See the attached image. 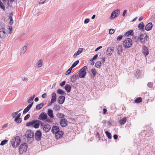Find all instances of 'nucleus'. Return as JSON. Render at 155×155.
<instances>
[{
	"mask_svg": "<svg viewBox=\"0 0 155 155\" xmlns=\"http://www.w3.org/2000/svg\"><path fill=\"white\" fill-rule=\"evenodd\" d=\"M12 146L14 147H17L20 143L21 141L20 137L19 136H16L11 140Z\"/></svg>",
	"mask_w": 155,
	"mask_h": 155,
	"instance_id": "1",
	"label": "nucleus"
},
{
	"mask_svg": "<svg viewBox=\"0 0 155 155\" xmlns=\"http://www.w3.org/2000/svg\"><path fill=\"white\" fill-rule=\"evenodd\" d=\"M147 36L146 34H141L138 38V41H140L142 44L145 43L147 41Z\"/></svg>",
	"mask_w": 155,
	"mask_h": 155,
	"instance_id": "2",
	"label": "nucleus"
},
{
	"mask_svg": "<svg viewBox=\"0 0 155 155\" xmlns=\"http://www.w3.org/2000/svg\"><path fill=\"white\" fill-rule=\"evenodd\" d=\"M132 45V41L131 39L128 38L126 39L123 42V45L126 48H129Z\"/></svg>",
	"mask_w": 155,
	"mask_h": 155,
	"instance_id": "3",
	"label": "nucleus"
},
{
	"mask_svg": "<svg viewBox=\"0 0 155 155\" xmlns=\"http://www.w3.org/2000/svg\"><path fill=\"white\" fill-rule=\"evenodd\" d=\"M87 69V67L85 66L81 68L79 71V76L81 78H84L86 74V70Z\"/></svg>",
	"mask_w": 155,
	"mask_h": 155,
	"instance_id": "4",
	"label": "nucleus"
},
{
	"mask_svg": "<svg viewBox=\"0 0 155 155\" xmlns=\"http://www.w3.org/2000/svg\"><path fill=\"white\" fill-rule=\"evenodd\" d=\"M28 148V145L26 143H24L21 144L19 148V152L20 153H22L26 151Z\"/></svg>",
	"mask_w": 155,
	"mask_h": 155,
	"instance_id": "5",
	"label": "nucleus"
},
{
	"mask_svg": "<svg viewBox=\"0 0 155 155\" xmlns=\"http://www.w3.org/2000/svg\"><path fill=\"white\" fill-rule=\"evenodd\" d=\"M34 135V132L31 130H28L26 131L25 136L27 138H32L33 139V137Z\"/></svg>",
	"mask_w": 155,
	"mask_h": 155,
	"instance_id": "6",
	"label": "nucleus"
},
{
	"mask_svg": "<svg viewBox=\"0 0 155 155\" xmlns=\"http://www.w3.org/2000/svg\"><path fill=\"white\" fill-rule=\"evenodd\" d=\"M35 138L37 141H39L41 140V136H42V133L41 132L38 130L35 133Z\"/></svg>",
	"mask_w": 155,
	"mask_h": 155,
	"instance_id": "7",
	"label": "nucleus"
},
{
	"mask_svg": "<svg viewBox=\"0 0 155 155\" xmlns=\"http://www.w3.org/2000/svg\"><path fill=\"white\" fill-rule=\"evenodd\" d=\"M6 36V34L5 32V29L3 28L0 29V37L1 38H5Z\"/></svg>",
	"mask_w": 155,
	"mask_h": 155,
	"instance_id": "8",
	"label": "nucleus"
},
{
	"mask_svg": "<svg viewBox=\"0 0 155 155\" xmlns=\"http://www.w3.org/2000/svg\"><path fill=\"white\" fill-rule=\"evenodd\" d=\"M65 100V97L63 96H60L58 98V101L60 104H63Z\"/></svg>",
	"mask_w": 155,
	"mask_h": 155,
	"instance_id": "9",
	"label": "nucleus"
},
{
	"mask_svg": "<svg viewBox=\"0 0 155 155\" xmlns=\"http://www.w3.org/2000/svg\"><path fill=\"white\" fill-rule=\"evenodd\" d=\"M47 117H48V116L46 114L41 113L39 115V119L42 120H44Z\"/></svg>",
	"mask_w": 155,
	"mask_h": 155,
	"instance_id": "10",
	"label": "nucleus"
},
{
	"mask_svg": "<svg viewBox=\"0 0 155 155\" xmlns=\"http://www.w3.org/2000/svg\"><path fill=\"white\" fill-rule=\"evenodd\" d=\"M51 128V127L49 124H46L44 125L43 129L46 133L48 132Z\"/></svg>",
	"mask_w": 155,
	"mask_h": 155,
	"instance_id": "11",
	"label": "nucleus"
},
{
	"mask_svg": "<svg viewBox=\"0 0 155 155\" xmlns=\"http://www.w3.org/2000/svg\"><path fill=\"white\" fill-rule=\"evenodd\" d=\"M33 102H32L31 104H29L28 106L23 111V114H25L30 109L33 104Z\"/></svg>",
	"mask_w": 155,
	"mask_h": 155,
	"instance_id": "12",
	"label": "nucleus"
},
{
	"mask_svg": "<svg viewBox=\"0 0 155 155\" xmlns=\"http://www.w3.org/2000/svg\"><path fill=\"white\" fill-rule=\"evenodd\" d=\"M59 129L58 126H54L52 127L51 129V132L53 134H55L56 135L58 131H59Z\"/></svg>",
	"mask_w": 155,
	"mask_h": 155,
	"instance_id": "13",
	"label": "nucleus"
},
{
	"mask_svg": "<svg viewBox=\"0 0 155 155\" xmlns=\"http://www.w3.org/2000/svg\"><path fill=\"white\" fill-rule=\"evenodd\" d=\"M56 99V94L55 92H53L51 94V99L50 103L52 104L54 103Z\"/></svg>",
	"mask_w": 155,
	"mask_h": 155,
	"instance_id": "14",
	"label": "nucleus"
},
{
	"mask_svg": "<svg viewBox=\"0 0 155 155\" xmlns=\"http://www.w3.org/2000/svg\"><path fill=\"white\" fill-rule=\"evenodd\" d=\"M60 124L62 127H65L68 124L67 121L65 119H62L60 121Z\"/></svg>",
	"mask_w": 155,
	"mask_h": 155,
	"instance_id": "15",
	"label": "nucleus"
},
{
	"mask_svg": "<svg viewBox=\"0 0 155 155\" xmlns=\"http://www.w3.org/2000/svg\"><path fill=\"white\" fill-rule=\"evenodd\" d=\"M153 27V25L151 22L148 23L145 26V29L147 31H149L151 30Z\"/></svg>",
	"mask_w": 155,
	"mask_h": 155,
	"instance_id": "16",
	"label": "nucleus"
},
{
	"mask_svg": "<svg viewBox=\"0 0 155 155\" xmlns=\"http://www.w3.org/2000/svg\"><path fill=\"white\" fill-rule=\"evenodd\" d=\"M27 49V47L26 45L23 46L20 50V55H23L26 52Z\"/></svg>",
	"mask_w": 155,
	"mask_h": 155,
	"instance_id": "17",
	"label": "nucleus"
},
{
	"mask_svg": "<svg viewBox=\"0 0 155 155\" xmlns=\"http://www.w3.org/2000/svg\"><path fill=\"white\" fill-rule=\"evenodd\" d=\"M83 50V48H79L78 50V51L75 52L73 56V57L74 58H76L77 56L80 54L81 52H82Z\"/></svg>",
	"mask_w": 155,
	"mask_h": 155,
	"instance_id": "18",
	"label": "nucleus"
},
{
	"mask_svg": "<svg viewBox=\"0 0 155 155\" xmlns=\"http://www.w3.org/2000/svg\"><path fill=\"white\" fill-rule=\"evenodd\" d=\"M63 135V132L62 131H58L55 135V137L56 139L60 138L62 137Z\"/></svg>",
	"mask_w": 155,
	"mask_h": 155,
	"instance_id": "19",
	"label": "nucleus"
},
{
	"mask_svg": "<svg viewBox=\"0 0 155 155\" xmlns=\"http://www.w3.org/2000/svg\"><path fill=\"white\" fill-rule=\"evenodd\" d=\"M78 78V74L73 75L71 78V82H74Z\"/></svg>",
	"mask_w": 155,
	"mask_h": 155,
	"instance_id": "20",
	"label": "nucleus"
},
{
	"mask_svg": "<svg viewBox=\"0 0 155 155\" xmlns=\"http://www.w3.org/2000/svg\"><path fill=\"white\" fill-rule=\"evenodd\" d=\"M47 114L51 118H53L54 117L53 114V111L51 109H48L47 112Z\"/></svg>",
	"mask_w": 155,
	"mask_h": 155,
	"instance_id": "21",
	"label": "nucleus"
},
{
	"mask_svg": "<svg viewBox=\"0 0 155 155\" xmlns=\"http://www.w3.org/2000/svg\"><path fill=\"white\" fill-rule=\"evenodd\" d=\"M143 53L145 55H147L148 54V49L145 46H144L143 47Z\"/></svg>",
	"mask_w": 155,
	"mask_h": 155,
	"instance_id": "22",
	"label": "nucleus"
},
{
	"mask_svg": "<svg viewBox=\"0 0 155 155\" xmlns=\"http://www.w3.org/2000/svg\"><path fill=\"white\" fill-rule=\"evenodd\" d=\"M41 123V121L39 120H35V122L34 123L33 127L36 128H38Z\"/></svg>",
	"mask_w": 155,
	"mask_h": 155,
	"instance_id": "23",
	"label": "nucleus"
},
{
	"mask_svg": "<svg viewBox=\"0 0 155 155\" xmlns=\"http://www.w3.org/2000/svg\"><path fill=\"white\" fill-rule=\"evenodd\" d=\"M114 51V50L111 48H108L106 51V54L107 55L110 56Z\"/></svg>",
	"mask_w": 155,
	"mask_h": 155,
	"instance_id": "24",
	"label": "nucleus"
},
{
	"mask_svg": "<svg viewBox=\"0 0 155 155\" xmlns=\"http://www.w3.org/2000/svg\"><path fill=\"white\" fill-rule=\"evenodd\" d=\"M64 88L65 90L68 93H69L71 91V86H70L69 84H67L65 86Z\"/></svg>",
	"mask_w": 155,
	"mask_h": 155,
	"instance_id": "25",
	"label": "nucleus"
},
{
	"mask_svg": "<svg viewBox=\"0 0 155 155\" xmlns=\"http://www.w3.org/2000/svg\"><path fill=\"white\" fill-rule=\"evenodd\" d=\"M43 63V61L41 59H40L38 60L37 62L36 65V67L38 68H40L42 66Z\"/></svg>",
	"mask_w": 155,
	"mask_h": 155,
	"instance_id": "26",
	"label": "nucleus"
},
{
	"mask_svg": "<svg viewBox=\"0 0 155 155\" xmlns=\"http://www.w3.org/2000/svg\"><path fill=\"white\" fill-rule=\"evenodd\" d=\"M117 53L120 54L122 53V46L121 45H118L117 48Z\"/></svg>",
	"mask_w": 155,
	"mask_h": 155,
	"instance_id": "27",
	"label": "nucleus"
},
{
	"mask_svg": "<svg viewBox=\"0 0 155 155\" xmlns=\"http://www.w3.org/2000/svg\"><path fill=\"white\" fill-rule=\"evenodd\" d=\"M44 106V104L43 103H41L37 105L36 107V109L37 110H40Z\"/></svg>",
	"mask_w": 155,
	"mask_h": 155,
	"instance_id": "28",
	"label": "nucleus"
},
{
	"mask_svg": "<svg viewBox=\"0 0 155 155\" xmlns=\"http://www.w3.org/2000/svg\"><path fill=\"white\" fill-rule=\"evenodd\" d=\"M126 118L125 117H124L119 121V123L121 125H123L126 122Z\"/></svg>",
	"mask_w": 155,
	"mask_h": 155,
	"instance_id": "29",
	"label": "nucleus"
},
{
	"mask_svg": "<svg viewBox=\"0 0 155 155\" xmlns=\"http://www.w3.org/2000/svg\"><path fill=\"white\" fill-rule=\"evenodd\" d=\"M91 73L92 74L91 75L93 76H95L97 74V71L94 68H92L91 71Z\"/></svg>",
	"mask_w": 155,
	"mask_h": 155,
	"instance_id": "30",
	"label": "nucleus"
},
{
	"mask_svg": "<svg viewBox=\"0 0 155 155\" xmlns=\"http://www.w3.org/2000/svg\"><path fill=\"white\" fill-rule=\"evenodd\" d=\"M113 12L114 13V17H116L118 16L120 13V11L119 9L115 10Z\"/></svg>",
	"mask_w": 155,
	"mask_h": 155,
	"instance_id": "31",
	"label": "nucleus"
},
{
	"mask_svg": "<svg viewBox=\"0 0 155 155\" xmlns=\"http://www.w3.org/2000/svg\"><path fill=\"white\" fill-rule=\"evenodd\" d=\"M133 35V31L132 30H129L126 32L125 34V35H126L127 36H129L130 35Z\"/></svg>",
	"mask_w": 155,
	"mask_h": 155,
	"instance_id": "32",
	"label": "nucleus"
},
{
	"mask_svg": "<svg viewBox=\"0 0 155 155\" xmlns=\"http://www.w3.org/2000/svg\"><path fill=\"white\" fill-rule=\"evenodd\" d=\"M57 93L61 95L65 94V92L61 89H58L57 91Z\"/></svg>",
	"mask_w": 155,
	"mask_h": 155,
	"instance_id": "33",
	"label": "nucleus"
},
{
	"mask_svg": "<svg viewBox=\"0 0 155 155\" xmlns=\"http://www.w3.org/2000/svg\"><path fill=\"white\" fill-rule=\"evenodd\" d=\"M35 122V120H34L31 122H29L26 124V126H30L31 125H33V126L34 123Z\"/></svg>",
	"mask_w": 155,
	"mask_h": 155,
	"instance_id": "34",
	"label": "nucleus"
},
{
	"mask_svg": "<svg viewBox=\"0 0 155 155\" xmlns=\"http://www.w3.org/2000/svg\"><path fill=\"white\" fill-rule=\"evenodd\" d=\"M14 121L16 122L17 123H20L22 121V118H17V117H15V119Z\"/></svg>",
	"mask_w": 155,
	"mask_h": 155,
	"instance_id": "35",
	"label": "nucleus"
},
{
	"mask_svg": "<svg viewBox=\"0 0 155 155\" xmlns=\"http://www.w3.org/2000/svg\"><path fill=\"white\" fill-rule=\"evenodd\" d=\"M138 27L140 29H143L144 27L143 23V22L140 23L138 25Z\"/></svg>",
	"mask_w": 155,
	"mask_h": 155,
	"instance_id": "36",
	"label": "nucleus"
},
{
	"mask_svg": "<svg viewBox=\"0 0 155 155\" xmlns=\"http://www.w3.org/2000/svg\"><path fill=\"white\" fill-rule=\"evenodd\" d=\"M101 65V62L100 61L97 62L95 64V67L98 68H100Z\"/></svg>",
	"mask_w": 155,
	"mask_h": 155,
	"instance_id": "37",
	"label": "nucleus"
},
{
	"mask_svg": "<svg viewBox=\"0 0 155 155\" xmlns=\"http://www.w3.org/2000/svg\"><path fill=\"white\" fill-rule=\"evenodd\" d=\"M142 101V98L141 97H139L134 100V101L136 103H139L141 102Z\"/></svg>",
	"mask_w": 155,
	"mask_h": 155,
	"instance_id": "38",
	"label": "nucleus"
},
{
	"mask_svg": "<svg viewBox=\"0 0 155 155\" xmlns=\"http://www.w3.org/2000/svg\"><path fill=\"white\" fill-rule=\"evenodd\" d=\"M57 117L59 118H62L64 117V115L62 113H58L56 114Z\"/></svg>",
	"mask_w": 155,
	"mask_h": 155,
	"instance_id": "39",
	"label": "nucleus"
},
{
	"mask_svg": "<svg viewBox=\"0 0 155 155\" xmlns=\"http://www.w3.org/2000/svg\"><path fill=\"white\" fill-rule=\"evenodd\" d=\"M53 109L56 111H58L60 109V107L59 105H56L54 106Z\"/></svg>",
	"mask_w": 155,
	"mask_h": 155,
	"instance_id": "40",
	"label": "nucleus"
},
{
	"mask_svg": "<svg viewBox=\"0 0 155 155\" xmlns=\"http://www.w3.org/2000/svg\"><path fill=\"white\" fill-rule=\"evenodd\" d=\"M105 133L107 137L109 139H111L112 137L111 135L110 132H109L108 131H105Z\"/></svg>",
	"mask_w": 155,
	"mask_h": 155,
	"instance_id": "41",
	"label": "nucleus"
},
{
	"mask_svg": "<svg viewBox=\"0 0 155 155\" xmlns=\"http://www.w3.org/2000/svg\"><path fill=\"white\" fill-rule=\"evenodd\" d=\"M8 142V140H5L3 141H2L0 143V145L1 146H3L5 144H6Z\"/></svg>",
	"mask_w": 155,
	"mask_h": 155,
	"instance_id": "42",
	"label": "nucleus"
},
{
	"mask_svg": "<svg viewBox=\"0 0 155 155\" xmlns=\"http://www.w3.org/2000/svg\"><path fill=\"white\" fill-rule=\"evenodd\" d=\"M79 61L77 60L75 61L72 65L71 67L72 68H73L75 67L79 63Z\"/></svg>",
	"mask_w": 155,
	"mask_h": 155,
	"instance_id": "43",
	"label": "nucleus"
},
{
	"mask_svg": "<svg viewBox=\"0 0 155 155\" xmlns=\"http://www.w3.org/2000/svg\"><path fill=\"white\" fill-rule=\"evenodd\" d=\"M9 18L10 19V21L9 22V24L10 25H12L13 23V20L12 15L10 14L9 16Z\"/></svg>",
	"mask_w": 155,
	"mask_h": 155,
	"instance_id": "44",
	"label": "nucleus"
},
{
	"mask_svg": "<svg viewBox=\"0 0 155 155\" xmlns=\"http://www.w3.org/2000/svg\"><path fill=\"white\" fill-rule=\"evenodd\" d=\"M0 8L2 9L5 10V7L4 5H3V3L0 0Z\"/></svg>",
	"mask_w": 155,
	"mask_h": 155,
	"instance_id": "45",
	"label": "nucleus"
},
{
	"mask_svg": "<svg viewBox=\"0 0 155 155\" xmlns=\"http://www.w3.org/2000/svg\"><path fill=\"white\" fill-rule=\"evenodd\" d=\"M72 68L71 67L68 70H67L66 72V75L67 74H69L71 72V71L72 70Z\"/></svg>",
	"mask_w": 155,
	"mask_h": 155,
	"instance_id": "46",
	"label": "nucleus"
},
{
	"mask_svg": "<svg viewBox=\"0 0 155 155\" xmlns=\"http://www.w3.org/2000/svg\"><path fill=\"white\" fill-rule=\"evenodd\" d=\"M9 34H11L12 31V25L9 26Z\"/></svg>",
	"mask_w": 155,
	"mask_h": 155,
	"instance_id": "47",
	"label": "nucleus"
},
{
	"mask_svg": "<svg viewBox=\"0 0 155 155\" xmlns=\"http://www.w3.org/2000/svg\"><path fill=\"white\" fill-rule=\"evenodd\" d=\"M116 17H114V13L113 11V12L111 13V14L110 16V19H112L115 18Z\"/></svg>",
	"mask_w": 155,
	"mask_h": 155,
	"instance_id": "48",
	"label": "nucleus"
},
{
	"mask_svg": "<svg viewBox=\"0 0 155 155\" xmlns=\"http://www.w3.org/2000/svg\"><path fill=\"white\" fill-rule=\"evenodd\" d=\"M30 117V115L29 114H27L26 115L24 118V120H27Z\"/></svg>",
	"mask_w": 155,
	"mask_h": 155,
	"instance_id": "49",
	"label": "nucleus"
},
{
	"mask_svg": "<svg viewBox=\"0 0 155 155\" xmlns=\"http://www.w3.org/2000/svg\"><path fill=\"white\" fill-rule=\"evenodd\" d=\"M114 31V29H110L109 30V33L110 34L112 35L113 34Z\"/></svg>",
	"mask_w": 155,
	"mask_h": 155,
	"instance_id": "50",
	"label": "nucleus"
},
{
	"mask_svg": "<svg viewBox=\"0 0 155 155\" xmlns=\"http://www.w3.org/2000/svg\"><path fill=\"white\" fill-rule=\"evenodd\" d=\"M18 114L16 112H14L12 114V116L13 118L15 117Z\"/></svg>",
	"mask_w": 155,
	"mask_h": 155,
	"instance_id": "51",
	"label": "nucleus"
},
{
	"mask_svg": "<svg viewBox=\"0 0 155 155\" xmlns=\"http://www.w3.org/2000/svg\"><path fill=\"white\" fill-rule=\"evenodd\" d=\"M98 57V54H95L94 57H93V58L91 59V61H93V60H94L95 59H96L97 57Z\"/></svg>",
	"mask_w": 155,
	"mask_h": 155,
	"instance_id": "52",
	"label": "nucleus"
},
{
	"mask_svg": "<svg viewBox=\"0 0 155 155\" xmlns=\"http://www.w3.org/2000/svg\"><path fill=\"white\" fill-rule=\"evenodd\" d=\"M89 21L90 19L89 18H87L85 20L84 23L85 24H87L89 22Z\"/></svg>",
	"mask_w": 155,
	"mask_h": 155,
	"instance_id": "53",
	"label": "nucleus"
},
{
	"mask_svg": "<svg viewBox=\"0 0 155 155\" xmlns=\"http://www.w3.org/2000/svg\"><path fill=\"white\" fill-rule=\"evenodd\" d=\"M45 120L46 121L48 122H51V120L50 118L47 117L46 119Z\"/></svg>",
	"mask_w": 155,
	"mask_h": 155,
	"instance_id": "54",
	"label": "nucleus"
},
{
	"mask_svg": "<svg viewBox=\"0 0 155 155\" xmlns=\"http://www.w3.org/2000/svg\"><path fill=\"white\" fill-rule=\"evenodd\" d=\"M123 37L122 35H120L117 38V40L120 41L121 39Z\"/></svg>",
	"mask_w": 155,
	"mask_h": 155,
	"instance_id": "55",
	"label": "nucleus"
},
{
	"mask_svg": "<svg viewBox=\"0 0 155 155\" xmlns=\"http://www.w3.org/2000/svg\"><path fill=\"white\" fill-rule=\"evenodd\" d=\"M147 86L148 87H151L153 86V84L151 82L148 83L147 84Z\"/></svg>",
	"mask_w": 155,
	"mask_h": 155,
	"instance_id": "56",
	"label": "nucleus"
},
{
	"mask_svg": "<svg viewBox=\"0 0 155 155\" xmlns=\"http://www.w3.org/2000/svg\"><path fill=\"white\" fill-rule=\"evenodd\" d=\"M8 124L6 123L5 124V125H4L2 127V129H3L7 127L8 126Z\"/></svg>",
	"mask_w": 155,
	"mask_h": 155,
	"instance_id": "57",
	"label": "nucleus"
},
{
	"mask_svg": "<svg viewBox=\"0 0 155 155\" xmlns=\"http://www.w3.org/2000/svg\"><path fill=\"white\" fill-rule=\"evenodd\" d=\"M33 100V99H32L31 97L28 100V102L29 103H31V101H32Z\"/></svg>",
	"mask_w": 155,
	"mask_h": 155,
	"instance_id": "58",
	"label": "nucleus"
},
{
	"mask_svg": "<svg viewBox=\"0 0 155 155\" xmlns=\"http://www.w3.org/2000/svg\"><path fill=\"white\" fill-rule=\"evenodd\" d=\"M65 83H66V82L65 81H63L62 83H60V85L61 86H63L64 85H65Z\"/></svg>",
	"mask_w": 155,
	"mask_h": 155,
	"instance_id": "59",
	"label": "nucleus"
},
{
	"mask_svg": "<svg viewBox=\"0 0 155 155\" xmlns=\"http://www.w3.org/2000/svg\"><path fill=\"white\" fill-rule=\"evenodd\" d=\"M46 0H44V1H40L39 2V4H43L45 3V2Z\"/></svg>",
	"mask_w": 155,
	"mask_h": 155,
	"instance_id": "60",
	"label": "nucleus"
},
{
	"mask_svg": "<svg viewBox=\"0 0 155 155\" xmlns=\"http://www.w3.org/2000/svg\"><path fill=\"white\" fill-rule=\"evenodd\" d=\"M46 96H47V94H46V93H44L42 95V97L43 98H46Z\"/></svg>",
	"mask_w": 155,
	"mask_h": 155,
	"instance_id": "61",
	"label": "nucleus"
},
{
	"mask_svg": "<svg viewBox=\"0 0 155 155\" xmlns=\"http://www.w3.org/2000/svg\"><path fill=\"white\" fill-rule=\"evenodd\" d=\"M102 48V47L101 46H100L98 48H97L96 49H95V51H98L99 49H100Z\"/></svg>",
	"mask_w": 155,
	"mask_h": 155,
	"instance_id": "62",
	"label": "nucleus"
},
{
	"mask_svg": "<svg viewBox=\"0 0 155 155\" xmlns=\"http://www.w3.org/2000/svg\"><path fill=\"white\" fill-rule=\"evenodd\" d=\"M113 137L115 140H116L118 138V136L116 134H114V135Z\"/></svg>",
	"mask_w": 155,
	"mask_h": 155,
	"instance_id": "63",
	"label": "nucleus"
},
{
	"mask_svg": "<svg viewBox=\"0 0 155 155\" xmlns=\"http://www.w3.org/2000/svg\"><path fill=\"white\" fill-rule=\"evenodd\" d=\"M127 11L126 10H125L124 11L123 14L122 15L123 16H124L125 15V14L127 12Z\"/></svg>",
	"mask_w": 155,
	"mask_h": 155,
	"instance_id": "64",
	"label": "nucleus"
}]
</instances>
